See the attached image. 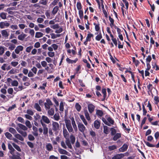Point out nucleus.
I'll return each mask as SVG.
<instances>
[{
  "instance_id": "obj_1",
  "label": "nucleus",
  "mask_w": 159,
  "mask_h": 159,
  "mask_svg": "<svg viewBox=\"0 0 159 159\" xmlns=\"http://www.w3.org/2000/svg\"><path fill=\"white\" fill-rule=\"evenodd\" d=\"M25 123L26 125V126L24 125L19 123L17 124V125L19 128L24 131H26L28 129V128L29 129L31 128L32 127V125L31 124L30 122L28 120H26L25 122Z\"/></svg>"
},
{
  "instance_id": "obj_2",
  "label": "nucleus",
  "mask_w": 159,
  "mask_h": 159,
  "mask_svg": "<svg viewBox=\"0 0 159 159\" xmlns=\"http://www.w3.org/2000/svg\"><path fill=\"white\" fill-rule=\"evenodd\" d=\"M64 121L65 123L66 128L70 133L74 132V130L71 124L70 121L67 119H64Z\"/></svg>"
},
{
  "instance_id": "obj_3",
  "label": "nucleus",
  "mask_w": 159,
  "mask_h": 159,
  "mask_svg": "<svg viewBox=\"0 0 159 159\" xmlns=\"http://www.w3.org/2000/svg\"><path fill=\"white\" fill-rule=\"evenodd\" d=\"M52 125L53 130L54 132H58L60 130L59 124L56 122L52 121Z\"/></svg>"
},
{
  "instance_id": "obj_4",
  "label": "nucleus",
  "mask_w": 159,
  "mask_h": 159,
  "mask_svg": "<svg viewBox=\"0 0 159 159\" xmlns=\"http://www.w3.org/2000/svg\"><path fill=\"white\" fill-rule=\"evenodd\" d=\"M41 124H49L50 123V121L48 117L44 115H43L41 117V119L40 120Z\"/></svg>"
},
{
  "instance_id": "obj_5",
  "label": "nucleus",
  "mask_w": 159,
  "mask_h": 159,
  "mask_svg": "<svg viewBox=\"0 0 159 159\" xmlns=\"http://www.w3.org/2000/svg\"><path fill=\"white\" fill-rule=\"evenodd\" d=\"M46 102L44 103V105L45 109L47 110L50 108V106H52L53 103L49 98L47 99H46Z\"/></svg>"
},
{
  "instance_id": "obj_6",
  "label": "nucleus",
  "mask_w": 159,
  "mask_h": 159,
  "mask_svg": "<svg viewBox=\"0 0 159 159\" xmlns=\"http://www.w3.org/2000/svg\"><path fill=\"white\" fill-rule=\"evenodd\" d=\"M46 102L44 103V105L45 109L47 110L50 108V106H52L53 103L49 98L47 99H46Z\"/></svg>"
},
{
  "instance_id": "obj_7",
  "label": "nucleus",
  "mask_w": 159,
  "mask_h": 159,
  "mask_svg": "<svg viewBox=\"0 0 159 159\" xmlns=\"http://www.w3.org/2000/svg\"><path fill=\"white\" fill-rule=\"evenodd\" d=\"M77 124H78V127L79 131L81 133H84V131L86 129L85 126L83 124L80 123V122H79V123H77Z\"/></svg>"
},
{
  "instance_id": "obj_8",
  "label": "nucleus",
  "mask_w": 159,
  "mask_h": 159,
  "mask_svg": "<svg viewBox=\"0 0 159 159\" xmlns=\"http://www.w3.org/2000/svg\"><path fill=\"white\" fill-rule=\"evenodd\" d=\"M41 125L43 128V134L44 135H47L48 132V128L47 125L45 124L41 123Z\"/></svg>"
},
{
  "instance_id": "obj_9",
  "label": "nucleus",
  "mask_w": 159,
  "mask_h": 159,
  "mask_svg": "<svg viewBox=\"0 0 159 159\" xmlns=\"http://www.w3.org/2000/svg\"><path fill=\"white\" fill-rule=\"evenodd\" d=\"M88 108L89 112L90 113H92L94 111L95 107L92 103H89L88 104Z\"/></svg>"
},
{
  "instance_id": "obj_10",
  "label": "nucleus",
  "mask_w": 159,
  "mask_h": 159,
  "mask_svg": "<svg viewBox=\"0 0 159 159\" xmlns=\"http://www.w3.org/2000/svg\"><path fill=\"white\" fill-rule=\"evenodd\" d=\"M10 25V24L7 21L4 22H0V28L1 29L4 28L5 27H8Z\"/></svg>"
},
{
  "instance_id": "obj_11",
  "label": "nucleus",
  "mask_w": 159,
  "mask_h": 159,
  "mask_svg": "<svg viewBox=\"0 0 159 159\" xmlns=\"http://www.w3.org/2000/svg\"><path fill=\"white\" fill-rule=\"evenodd\" d=\"M24 49V47L21 45L17 46L15 49V52L16 54H19L20 51H22Z\"/></svg>"
},
{
  "instance_id": "obj_12",
  "label": "nucleus",
  "mask_w": 159,
  "mask_h": 159,
  "mask_svg": "<svg viewBox=\"0 0 159 159\" xmlns=\"http://www.w3.org/2000/svg\"><path fill=\"white\" fill-rule=\"evenodd\" d=\"M1 33L3 38L5 39L8 38L9 33L7 32V30H3L1 31Z\"/></svg>"
},
{
  "instance_id": "obj_13",
  "label": "nucleus",
  "mask_w": 159,
  "mask_h": 159,
  "mask_svg": "<svg viewBox=\"0 0 159 159\" xmlns=\"http://www.w3.org/2000/svg\"><path fill=\"white\" fill-rule=\"evenodd\" d=\"M128 145L126 143H124L122 146L119 149V151L121 152L126 151L128 149Z\"/></svg>"
},
{
  "instance_id": "obj_14",
  "label": "nucleus",
  "mask_w": 159,
  "mask_h": 159,
  "mask_svg": "<svg viewBox=\"0 0 159 159\" xmlns=\"http://www.w3.org/2000/svg\"><path fill=\"white\" fill-rule=\"evenodd\" d=\"M8 148L9 150V152L11 154L13 155V154L15 153L14 152L15 151V150L10 143H8Z\"/></svg>"
},
{
  "instance_id": "obj_15",
  "label": "nucleus",
  "mask_w": 159,
  "mask_h": 159,
  "mask_svg": "<svg viewBox=\"0 0 159 159\" xmlns=\"http://www.w3.org/2000/svg\"><path fill=\"white\" fill-rule=\"evenodd\" d=\"M63 134L64 137L66 139H68L69 138V134L67 131V129H66L65 127L64 126L63 128Z\"/></svg>"
},
{
  "instance_id": "obj_16",
  "label": "nucleus",
  "mask_w": 159,
  "mask_h": 159,
  "mask_svg": "<svg viewBox=\"0 0 159 159\" xmlns=\"http://www.w3.org/2000/svg\"><path fill=\"white\" fill-rule=\"evenodd\" d=\"M32 129L34 131V132H32L33 135L36 137L38 136L39 134L38 132V128L35 126L33 125L32 127Z\"/></svg>"
},
{
  "instance_id": "obj_17",
  "label": "nucleus",
  "mask_w": 159,
  "mask_h": 159,
  "mask_svg": "<svg viewBox=\"0 0 159 159\" xmlns=\"http://www.w3.org/2000/svg\"><path fill=\"white\" fill-rule=\"evenodd\" d=\"M48 110V111L47 112V113L48 116H53L55 113L54 109L53 108H51Z\"/></svg>"
},
{
  "instance_id": "obj_18",
  "label": "nucleus",
  "mask_w": 159,
  "mask_h": 159,
  "mask_svg": "<svg viewBox=\"0 0 159 159\" xmlns=\"http://www.w3.org/2000/svg\"><path fill=\"white\" fill-rule=\"evenodd\" d=\"M96 114L98 117L100 118L103 116V112L102 110L99 109H96Z\"/></svg>"
},
{
  "instance_id": "obj_19",
  "label": "nucleus",
  "mask_w": 159,
  "mask_h": 159,
  "mask_svg": "<svg viewBox=\"0 0 159 159\" xmlns=\"http://www.w3.org/2000/svg\"><path fill=\"white\" fill-rule=\"evenodd\" d=\"M16 129L17 131L20 133V134H21L24 137H25L27 136V134L26 132H24L22 130H21L19 128H16Z\"/></svg>"
},
{
  "instance_id": "obj_20",
  "label": "nucleus",
  "mask_w": 159,
  "mask_h": 159,
  "mask_svg": "<svg viewBox=\"0 0 159 159\" xmlns=\"http://www.w3.org/2000/svg\"><path fill=\"white\" fill-rule=\"evenodd\" d=\"M123 154L120 153V154H117L113 156L112 159H121L124 157Z\"/></svg>"
},
{
  "instance_id": "obj_21",
  "label": "nucleus",
  "mask_w": 159,
  "mask_h": 159,
  "mask_svg": "<svg viewBox=\"0 0 159 159\" xmlns=\"http://www.w3.org/2000/svg\"><path fill=\"white\" fill-rule=\"evenodd\" d=\"M66 62L69 64L75 63L78 60L77 58H76L74 60H71L69 59L68 57H67L66 59Z\"/></svg>"
},
{
  "instance_id": "obj_22",
  "label": "nucleus",
  "mask_w": 159,
  "mask_h": 159,
  "mask_svg": "<svg viewBox=\"0 0 159 159\" xmlns=\"http://www.w3.org/2000/svg\"><path fill=\"white\" fill-rule=\"evenodd\" d=\"M102 93L103 94V98L101 99V101H104L105 100V98L107 97V93H106V89H102Z\"/></svg>"
},
{
  "instance_id": "obj_23",
  "label": "nucleus",
  "mask_w": 159,
  "mask_h": 159,
  "mask_svg": "<svg viewBox=\"0 0 159 159\" xmlns=\"http://www.w3.org/2000/svg\"><path fill=\"white\" fill-rule=\"evenodd\" d=\"M113 136L114 137L113 138V140L115 141L121 137V134L120 133H117Z\"/></svg>"
},
{
  "instance_id": "obj_24",
  "label": "nucleus",
  "mask_w": 159,
  "mask_h": 159,
  "mask_svg": "<svg viewBox=\"0 0 159 159\" xmlns=\"http://www.w3.org/2000/svg\"><path fill=\"white\" fill-rule=\"evenodd\" d=\"M59 10V7L57 6H55L53 9L52 11V13L53 15H55Z\"/></svg>"
},
{
  "instance_id": "obj_25",
  "label": "nucleus",
  "mask_w": 159,
  "mask_h": 159,
  "mask_svg": "<svg viewBox=\"0 0 159 159\" xmlns=\"http://www.w3.org/2000/svg\"><path fill=\"white\" fill-rule=\"evenodd\" d=\"M46 148L48 151H50L52 150L53 147L51 143H48L46 145Z\"/></svg>"
},
{
  "instance_id": "obj_26",
  "label": "nucleus",
  "mask_w": 159,
  "mask_h": 159,
  "mask_svg": "<svg viewBox=\"0 0 159 159\" xmlns=\"http://www.w3.org/2000/svg\"><path fill=\"white\" fill-rule=\"evenodd\" d=\"M58 151L61 154H63L68 155V152L65 150L62 149L61 148H58Z\"/></svg>"
},
{
  "instance_id": "obj_27",
  "label": "nucleus",
  "mask_w": 159,
  "mask_h": 159,
  "mask_svg": "<svg viewBox=\"0 0 159 159\" xmlns=\"http://www.w3.org/2000/svg\"><path fill=\"white\" fill-rule=\"evenodd\" d=\"M100 122L99 121L96 120L94 122V127L96 129H99L100 126Z\"/></svg>"
},
{
  "instance_id": "obj_28",
  "label": "nucleus",
  "mask_w": 159,
  "mask_h": 159,
  "mask_svg": "<svg viewBox=\"0 0 159 159\" xmlns=\"http://www.w3.org/2000/svg\"><path fill=\"white\" fill-rule=\"evenodd\" d=\"M26 35L25 34H24L23 33V32H22V34H21L19 35L18 36V39L20 40L23 41V40L26 37Z\"/></svg>"
},
{
  "instance_id": "obj_29",
  "label": "nucleus",
  "mask_w": 159,
  "mask_h": 159,
  "mask_svg": "<svg viewBox=\"0 0 159 159\" xmlns=\"http://www.w3.org/2000/svg\"><path fill=\"white\" fill-rule=\"evenodd\" d=\"M48 0H39V3L43 5L46 6L48 3Z\"/></svg>"
},
{
  "instance_id": "obj_30",
  "label": "nucleus",
  "mask_w": 159,
  "mask_h": 159,
  "mask_svg": "<svg viewBox=\"0 0 159 159\" xmlns=\"http://www.w3.org/2000/svg\"><path fill=\"white\" fill-rule=\"evenodd\" d=\"M66 145L68 147L70 148V149H72V146L71 145V144L70 143L69 139V138H68V139H66Z\"/></svg>"
},
{
  "instance_id": "obj_31",
  "label": "nucleus",
  "mask_w": 159,
  "mask_h": 159,
  "mask_svg": "<svg viewBox=\"0 0 159 159\" xmlns=\"http://www.w3.org/2000/svg\"><path fill=\"white\" fill-rule=\"evenodd\" d=\"M34 107L37 111H41V108L38 103H35L34 106Z\"/></svg>"
},
{
  "instance_id": "obj_32",
  "label": "nucleus",
  "mask_w": 159,
  "mask_h": 159,
  "mask_svg": "<svg viewBox=\"0 0 159 159\" xmlns=\"http://www.w3.org/2000/svg\"><path fill=\"white\" fill-rule=\"evenodd\" d=\"M12 144L13 146V147L18 151L21 152V150L20 147L16 144L15 143H12Z\"/></svg>"
},
{
  "instance_id": "obj_33",
  "label": "nucleus",
  "mask_w": 159,
  "mask_h": 159,
  "mask_svg": "<svg viewBox=\"0 0 159 159\" xmlns=\"http://www.w3.org/2000/svg\"><path fill=\"white\" fill-rule=\"evenodd\" d=\"M93 34L89 32V33L87 34V35L86 38V39L88 41H90L91 40V38L93 37Z\"/></svg>"
},
{
  "instance_id": "obj_34",
  "label": "nucleus",
  "mask_w": 159,
  "mask_h": 159,
  "mask_svg": "<svg viewBox=\"0 0 159 159\" xmlns=\"http://www.w3.org/2000/svg\"><path fill=\"white\" fill-rule=\"evenodd\" d=\"M5 136L7 138L10 139L11 140L12 137V135L9 133L7 132L5 134Z\"/></svg>"
},
{
  "instance_id": "obj_35",
  "label": "nucleus",
  "mask_w": 159,
  "mask_h": 159,
  "mask_svg": "<svg viewBox=\"0 0 159 159\" xmlns=\"http://www.w3.org/2000/svg\"><path fill=\"white\" fill-rule=\"evenodd\" d=\"M43 34L41 32H38L36 33L35 37L39 38L43 37Z\"/></svg>"
},
{
  "instance_id": "obj_36",
  "label": "nucleus",
  "mask_w": 159,
  "mask_h": 159,
  "mask_svg": "<svg viewBox=\"0 0 159 159\" xmlns=\"http://www.w3.org/2000/svg\"><path fill=\"white\" fill-rule=\"evenodd\" d=\"M53 116V117H51L52 118H54V120L56 121H58L60 119V116L59 114H55L54 115V114Z\"/></svg>"
},
{
  "instance_id": "obj_37",
  "label": "nucleus",
  "mask_w": 159,
  "mask_h": 159,
  "mask_svg": "<svg viewBox=\"0 0 159 159\" xmlns=\"http://www.w3.org/2000/svg\"><path fill=\"white\" fill-rule=\"evenodd\" d=\"M15 137L17 139L20 141H23L24 140V138L19 134H16Z\"/></svg>"
},
{
  "instance_id": "obj_38",
  "label": "nucleus",
  "mask_w": 159,
  "mask_h": 159,
  "mask_svg": "<svg viewBox=\"0 0 159 159\" xmlns=\"http://www.w3.org/2000/svg\"><path fill=\"white\" fill-rule=\"evenodd\" d=\"M84 113L87 120H90L91 119V118L87 111V110L85 111H84Z\"/></svg>"
},
{
  "instance_id": "obj_39",
  "label": "nucleus",
  "mask_w": 159,
  "mask_h": 159,
  "mask_svg": "<svg viewBox=\"0 0 159 159\" xmlns=\"http://www.w3.org/2000/svg\"><path fill=\"white\" fill-rule=\"evenodd\" d=\"M80 117L82 120L84 125H88V123L86 120L84 116L83 115H80Z\"/></svg>"
},
{
  "instance_id": "obj_40",
  "label": "nucleus",
  "mask_w": 159,
  "mask_h": 159,
  "mask_svg": "<svg viewBox=\"0 0 159 159\" xmlns=\"http://www.w3.org/2000/svg\"><path fill=\"white\" fill-rule=\"evenodd\" d=\"M107 120L109 122V123L110 124V125H113L114 123V120L111 117H109L107 118Z\"/></svg>"
},
{
  "instance_id": "obj_41",
  "label": "nucleus",
  "mask_w": 159,
  "mask_h": 159,
  "mask_svg": "<svg viewBox=\"0 0 159 159\" xmlns=\"http://www.w3.org/2000/svg\"><path fill=\"white\" fill-rule=\"evenodd\" d=\"M7 13L5 12H2L0 13V17L3 19H5L7 18Z\"/></svg>"
},
{
  "instance_id": "obj_42",
  "label": "nucleus",
  "mask_w": 159,
  "mask_h": 159,
  "mask_svg": "<svg viewBox=\"0 0 159 159\" xmlns=\"http://www.w3.org/2000/svg\"><path fill=\"white\" fill-rule=\"evenodd\" d=\"M108 129L109 128L108 126L106 125L103 126V132L105 134H108L109 132Z\"/></svg>"
},
{
  "instance_id": "obj_43",
  "label": "nucleus",
  "mask_w": 159,
  "mask_h": 159,
  "mask_svg": "<svg viewBox=\"0 0 159 159\" xmlns=\"http://www.w3.org/2000/svg\"><path fill=\"white\" fill-rule=\"evenodd\" d=\"M70 139L71 143L72 144H74L75 140V137L73 135H71L70 136Z\"/></svg>"
},
{
  "instance_id": "obj_44",
  "label": "nucleus",
  "mask_w": 159,
  "mask_h": 159,
  "mask_svg": "<svg viewBox=\"0 0 159 159\" xmlns=\"http://www.w3.org/2000/svg\"><path fill=\"white\" fill-rule=\"evenodd\" d=\"M8 130L9 132L13 134H14L16 133V130L14 128L12 127L9 128Z\"/></svg>"
},
{
  "instance_id": "obj_45",
  "label": "nucleus",
  "mask_w": 159,
  "mask_h": 159,
  "mask_svg": "<svg viewBox=\"0 0 159 159\" xmlns=\"http://www.w3.org/2000/svg\"><path fill=\"white\" fill-rule=\"evenodd\" d=\"M111 131V136H113L116 134V130L113 128H111L110 129Z\"/></svg>"
},
{
  "instance_id": "obj_46",
  "label": "nucleus",
  "mask_w": 159,
  "mask_h": 159,
  "mask_svg": "<svg viewBox=\"0 0 159 159\" xmlns=\"http://www.w3.org/2000/svg\"><path fill=\"white\" fill-rule=\"evenodd\" d=\"M51 36V38L52 39H56L57 37H59L60 36V34H55L54 33H52L50 34Z\"/></svg>"
},
{
  "instance_id": "obj_47",
  "label": "nucleus",
  "mask_w": 159,
  "mask_h": 159,
  "mask_svg": "<svg viewBox=\"0 0 159 159\" xmlns=\"http://www.w3.org/2000/svg\"><path fill=\"white\" fill-rule=\"evenodd\" d=\"M75 107L76 110L79 112L81 110V107L78 103L76 104Z\"/></svg>"
},
{
  "instance_id": "obj_48",
  "label": "nucleus",
  "mask_w": 159,
  "mask_h": 159,
  "mask_svg": "<svg viewBox=\"0 0 159 159\" xmlns=\"http://www.w3.org/2000/svg\"><path fill=\"white\" fill-rule=\"evenodd\" d=\"M59 1V0H54L50 4V6L51 7L55 6L58 3Z\"/></svg>"
},
{
  "instance_id": "obj_49",
  "label": "nucleus",
  "mask_w": 159,
  "mask_h": 159,
  "mask_svg": "<svg viewBox=\"0 0 159 159\" xmlns=\"http://www.w3.org/2000/svg\"><path fill=\"white\" fill-rule=\"evenodd\" d=\"M16 107V104H14L12 105L11 106L9 107L7 110V111H10L14 109Z\"/></svg>"
},
{
  "instance_id": "obj_50",
  "label": "nucleus",
  "mask_w": 159,
  "mask_h": 159,
  "mask_svg": "<svg viewBox=\"0 0 159 159\" xmlns=\"http://www.w3.org/2000/svg\"><path fill=\"white\" fill-rule=\"evenodd\" d=\"M79 17L81 20H82L83 18V11L82 10H79Z\"/></svg>"
},
{
  "instance_id": "obj_51",
  "label": "nucleus",
  "mask_w": 159,
  "mask_h": 159,
  "mask_svg": "<svg viewBox=\"0 0 159 159\" xmlns=\"http://www.w3.org/2000/svg\"><path fill=\"white\" fill-rule=\"evenodd\" d=\"M102 36L101 33L100 32L95 37L97 41H99L102 38Z\"/></svg>"
},
{
  "instance_id": "obj_52",
  "label": "nucleus",
  "mask_w": 159,
  "mask_h": 159,
  "mask_svg": "<svg viewBox=\"0 0 159 159\" xmlns=\"http://www.w3.org/2000/svg\"><path fill=\"white\" fill-rule=\"evenodd\" d=\"M64 105L63 103L62 102H61L60 103V105L59 107V110L61 111H64Z\"/></svg>"
},
{
  "instance_id": "obj_53",
  "label": "nucleus",
  "mask_w": 159,
  "mask_h": 159,
  "mask_svg": "<svg viewBox=\"0 0 159 159\" xmlns=\"http://www.w3.org/2000/svg\"><path fill=\"white\" fill-rule=\"evenodd\" d=\"M35 120L37 121L39 119L41 118V116L39 114L36 113L35 115L34 116Z\"/></svg>"
},
{
  "instance_id": "obj_54",
  "label": "nucleus",
  "mask_w": 159,
  "mask_h": 159,
  "mask_svg": "<svg viewBox=\"0 0 159 159\" xmlns=\"http://www.w3.org/2000/svg\"><path fill=\"white\" fill-rule=\"evenodd\" d=\"M5 49L4 47L1 46H0V55H2L4 52Z\"/></svg>"
},
{
  "instance_id": "obj_55",
  "label": "nucleus",
  "mask_w": 159,
  "mask_h": 159,
  "mask_svg": "<svg viewBox=\"0 0 159 159\" xmlns=\"http://www.w3.org/2000/svg\"><path fill=\"white\" fill-rule=\"evenodd\" d=\"M144 142L145 143V144H146V145L148 146V147H155V145L151 144L149 142L144 141Z\"/></svg>"
},
{
  "instance_id": "obj_56",
  "label": "nucleus",
  "mask_w": 159,
  "mask_h": 159,
  "mask_svg": "<svg viewBox=\"0 0 159 159\" xmlns=\"http://www.w3.org/2000/svg\"><path fill=\"white\" fill-rule=\"evenodd\" d=\"M18 84V81L16 80H14L12 81L11 83V85L13 86H17Z\"/></svg>"
},
{
  "instance_id": "obj_57",
  "label": "nucleus",
  "mask_w": 159,
  "mask_h": 159,
  "mask_svg": "<svg viewBox=\"0 0 159 159\" xmlns=\"http://www.w3.org/2000/svg\"><path fill=\"white\" fill-rule=\"evenodd\" d=\"M147 119V117H144L140 125L141 128H142L143 125L145 123Z\"/></svg>"
},
{
  "instance_id": "obj_58",
  "label": "nucleus",
  "mask_w": 159,
  "mask_h": 159,
  "mask_svg": "<svg viewBox=\"0 0 159 159\" xmlns=\"http://www.w3.org/2000/svg\"><path fill=\"white\" fill-rule=\"evenodd\" d=\"M147 87L149 91L152 93V91L153 89L152 84H149L148 85Z\"/></svg>"
},
{
  "instance_id": "obj_59",
  "label": "nucleus",
  "mask_w": 159,
  "mask_h": 159,
  "mask_svg": "<svg viewBox=\"0 0 159 159\" xmlns=\"http://www.w3.org/2000/svg\"><path fill=\"white\" fill-rule=\"evenodd\" d=\"M17 120L19 122L23 123H25V120L24 119L22 118L21 117H18L17 118Z\"/></svg>"
},
{
  "instance_id": "obj_60",
  "label": "nucleus",
  "mask_w": 159,
  "mask_h": 159,
  "mask_svg": "<svg viewBox=\"0 0 159 159\" xmlns=\"http://www.w3.org/2000/svg\"><path fill=\"white\" fill-rule=\"evenodd\" d=\"M117 148L116 146L115 145H113L108 147V149L110 151L115 150Z\"/></svg>"
},
{
  "instance_id": "obj_61",
  "label": "nucleus",
  "mask_w": 159,
  "mask_h": 159,
  "mask_svg": "<svg viewBox=\"0 0 159 159\" xmlns=\"http://www.w3.org/2000/svg\"><path fill=\"white\" fill-rule=\"evenodd\" d=\"M28 138L29 140L33 141L35 139V138L31 134H29L28 136Z\"/></svg>"
},
{
  "instance_id": "obj_62",
  "label": "nucleus",
  "mask_w": 159,
  "mask_h": 159,
  "mask_svg": "<svg viewBox=\"0 0 159 159\" xmlns=\"http://www.w3.org/2000/svg\"><path fill=\"white\" fill-rule=\"evenodd\" d=\"M93 25H95V28L96 31L98 32L100 29L99 24H96L95 23H94Z\"/></svg>"
},
{
  "instance_id": "obj_63",
  "label": "nucleus",
  "mask_w": 159,
  "mask_h": 159,
  "mask_svg": "<svg viewBox=\"0 0 159 159\" xmlns=\"http://www.w3.org/2000/svg\"><path fill=\"white\" fill-rule=\"evenodd\" d=\"M16 47V46L14 44H11L10 45L8 49L11 51H12L14 50Z\"/></svg>"
},
{
  "instance_id": "obj_64",
  "label": "nucleus",
  "mask_w": 159,
  "mask_h": 159,
  "mask_svg": "<svg viewBox=\"0 0 159 159\" xmlns=\"http://www.w3.org/2000/svg\"><path fill=\"white\" fill-rule=\"evenodd\" d=\"M12 155V158L13 159H21V158L20 156L16 155L14 154H13Z\"/></svg>"
}]
</instances>
